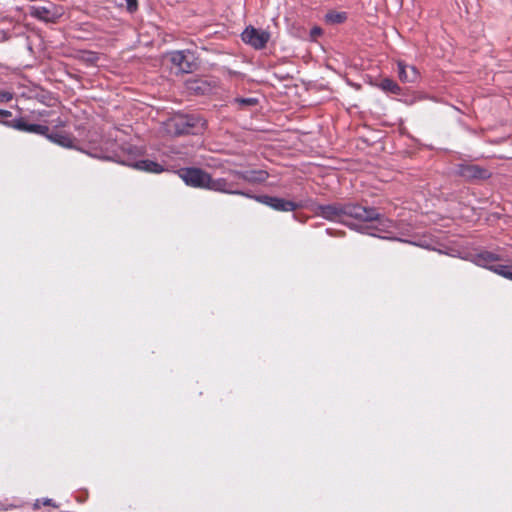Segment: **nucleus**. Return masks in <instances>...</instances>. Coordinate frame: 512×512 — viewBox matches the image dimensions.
Wrapping results in <instances>:
<instances>
[{"mask_svg":"<svg viewBox=\"0 0 512 512\" xmlns=\"http://www.w3.org/2000/svg\"><path fill=\"white\" fill-rule=\"evenodd\" d=\"M228 173L233 178H237L238 180H243L249 184H261L264 183L269 178V173L266 170L262 169H254V170H234L229 169Z\"/></svg>","mask_w":512,"mask_h":512,"instance_id":"nucleus-11","label":"nucleus"},{"mask_svg":"<svg viewBox=\"0 0 512 512\" xmlns=\"http://www.w3.org/2000/svg\"><path fill=\"white\" fill-rule=\"evenodd\" d=\"M316 214L328 221L343 223L373 237L426 247L424 242L403 238L406 233L399 230L398 223L379 213L374 207L355 202H335L318 205Z\"/></svg>","mask_w":512,"mask_h":512,"instance_id":"nucleus-1","label":"nucleus"},{"mask_svg":"<svg viewBox=\"0 0 512 512\" xmlns=\"http://www.w3.org/2000/svg\"><path fill=\"white\" fill-rule=\"evenodd\" d=\"M50 142L66 148V149H74L81 151L91 157L98 158V159H112L111 157L107 156L102 149L98 148H92L91 150H83L80 147H78L75 143V138L65 132H50L48 133L47 138Z\"/></svg>","mask_w":512,"mask_h":512,"instance_id":"nucleus-3","label":"nucleus"},{"mask_svg":"<svg viewBox=\"0 0 512 512\" xmlns=\"http://www.w3.org/2000/svg\"><path fill=\"white\" fill-rule=\"evenodd\" d=\"M12 118V112L9 110L0 109V123L5 125L6 121H11Z\"/></svg>","mask_w":512,"mask_h":512,"instance_id":"nucleus-22","label":"nucleus"},{"mask_svg":"<svg viewBox=\"0 0 512 512\" xmlns=\"http://www.w3.org/2000/svg\"><path fill=\"white\" fill-rule=\"evenodd\" d=\"M65 125H66L65 121H63L60 117H58L56 120V123H55V127L56 128L64 127Z\"/></svg>","mask_w":512,"mask_h":512,"instance_id":"nucleus-28","label":"nucleus"},{"mask_svg":"<svg viewBox=\"0 0 512 512\" xmlns=\"http://www.w3.org/2000/svg\"><path fill=\"white\" fill-rule=\"evenodd\" d=\"M501 260V257L490 251H482L477 253L474 256V262L481 267L487 268L496 274L499 275V271L497 267L504 266V264H499L498 262Z\"/></svg>","mask_w":512,"mask_h":512,"instance_id":"nucleus-13","label":"nucleus"},{"mask_svg":"<svg viewBox=\"0 0 512 512\" xmlns=\"http://www.w3.org/2000/svg\"><path fill=\"white\" fill-rule=\"evenodd\" d=\"M497 269L500 276L512 280V263L497 267Z\"/></svg>","mask_w":512,"mask_h":512,"instance_id":"nucleus-20","label":"nucleus"},{"mask_svg":"<svg viewBox=\"0 0 512 512\" xmlns=\"http://www.w3.org/2000/svg\"><path fill=\"white\" fill-rule=\"evenodd\" d=\"M5 126L17 131L41 135L47 138L50 131L49 126L46 124L27 123L25 118L17 117L11 121H6Z\"/></svg>","mask_w":512,"mask_h":512,"instance_id":"nucleus-8","label":"nucleus"},{"mask_svg":"<svg viewBox=\"0 0 512 512\" xmlns=\"http://www.w3.org/2000/svg\"><path fill=\"white\" fill-rule=\"evenodd\" d=\"M378 87L384 92L391 93L394 95H400L402 93L401 87L396 81L390 78H384L378 84Z\"/></svg>","mask_w":512,"mask_h":512,"instance_id":"nucleus-17","label":"nucleus"},{"mask_svg":"<svg viewBox=\"0 0 512 512\" xmlns=\"http://www.w3.org/2000/svg\"><path fill=\"white\" fill-rule=\"evenodd\" d=\"M456 174L468 182L487 180L492 176L489 169L472 163L457 164Z\"/></svg>","mask_w":512,"mask_h":512,"instance_id":"nucleus-6","label":"nucleus"},{"mask_svg":"<svg viewBox=\"0 0 512 512\" xmlns=\"http://www.w3.org/2000/svg\"><path fill=\"white\" fill-rule=\"evenodd\" d=\"M325 19L329 23L340 24L347 19V14L345 12L331 11L325 15Z\"/></svg>","mask_w":512,"mask_h":512,"instance_id":"nucleus-18","label":"nucleus"},{"mask_svg":"<svg viewBox=\"0 0 512 512\" xmlns=\"http://www.w3.org/2000/svg\"><path fill=\"white\" fill-rule=\"evenodd\" d=\"M51 115V111L48 110H40V111H33L32 117L38 120H41L42 118L49 117Z\"/></svg>","mask_w":512,"mask_h":512,"instance_id":"nucleus-24","label":"nucleus"},{"mask_svg":"<svg viewBox=\"0 0 512 512\" xmlns=\"http://www.w3.org/2000/svg\"><path fill=\"white\" fill-rule=\"evenodd\" d=\"M242 40L252 46L254 49H263L270 39V33L256 29L253 26L247 27L241 34Z\"/></svg>","mask_w":512,"mask_h":512,"instance_id":"nucleus-10","label":"nucleus"},{"mask_svg":"<svg viewBox=\"0 0 512 512\" xmlns=\"http://www.w3.org/2000/svg\"><path fill=\"white\" fill-rule=\"evenodd\" d=\"M322 34V29L318 26H315L311 29V35L312 36H319Z\"/></svg>","mask_w":512,"mask_h":512,"instance_id":"nucleus-27","label":"nucleus"},{"mask_svg":"<svg viewBox=\"0 0 512 512\" xmlns=\"http://www.w3.org/2000/svg\"><path fill=\"white\" fill-rule=\"evenodd\" d=\"M186 88L188 91L196 95H205L212 91V85L204 79L187 80Z\"/></svg>","mask_w":512,"mask_h":512,"instance_id":"nucleus-16","label":"nucleus"},{"mask_svg":"<svg viewBox=\"0 0 512 512\" xmlns=\"http://www.w3.org/2000/svg\"><path fill=\"white\" fill-rule=\"evenodd\" d=\"M87 60L90 61V62H95L98 60V56L95 52H87Z\"/></svg>","mask_w":512,"mask_h":512,"instance_id":"nucleus-26","label":"nucleus"},{"mask_svg":"<svg viewBox=\"0 0 512 512\" xmlns=\"http://www.w3.org/2000/svg\"><path fill=\"white\" fill-rule=\"evenodd\" d=\"M229 169H224L222 172L227 174L224 177L213 178L210 174L207 190L218 192L222 194L240 195L246 198L251 197L249 192H245L239 189V182L237 178H233L228 173Z\"/></svg>","mask_w":512,"mask_h":512,"instance_id":"nucleus-2","label":"nucleus"},{"mask_svg":"<svg viewBox=\"0 0 512 512\" xmlns=\"http://www.w3.org/2000/svg\"><path fill=\"white\" fill-rule=\"evenodd\" d=\"M234 103L240 105V106H255L258 104V99L254 97H237L233 100Z\"/></svg>","mask_w":512,"mask_h":512,"instance_id":"nucleus-19","label":"nucleus"},{"mask_svg":"<svg viewBox=\"0 0 512 512\" xmlns=\"http://www.w3.org/2000/svg\"><path fill=\"white\" fill-rule=\"evenodd\" d=\"M41 506H53L55 508L58 507V505L55 504L54 501L50 498L37 499L34 503V508L38 509Z\"/></svg>","mask_w":512,"mask_h":512,"instance_id":"nucleus-21","label":"nucleus"},{"mask_svg":"<svg viewBox=\"0 0 512 512\" xmlns=\"http://www.w3.org/2000/svg\"><path fill=\"white\" fill-rule=\"evenodd\" d=\"M176 173L187 186L207 190L210 174L205 170L197 167H183Z\"/></svg>","mask_w":512,"mask_h":512,"instance_id":"nucleus-5","label":"nucleus"},{"mask_svg":"<svg viewBox=\"0 0 512 512\" xmlns=\"http://www.w3.org/2000/svg\"><path fill=\"white\" fill-rule=\"evenodd\" d=\"M398 77L403 83H416L420 79V72L415 66L407 65L404 61H397Z\"/></svg>","mask_w":512,"mask_h":512,"instance_id":"nucleus-14","label":"nucleus"},{"mask_svg":"<svg viewBox=\"0 0 512 512\" xmlns=\"http://www.w3.org/2000/svg\"><path fill=\"white\" fill-rule=\"evenodd\" d=\"M113 159L119 163L131 166L137 170L148 172V173L159 174L165 170L163 165H161L160 163H158L156 161L149 160V159L139 160V161H135V162H130L129 160L121 159L120 157L113 158Z\"/></svg>","mask_w":512,"mask_h":512,"instance_id":"nucleus-12","label":"nucleus"},{"mask_svg":"<svg viewBox=\"0 0 512 512\" xmlns=\"http://www.w3.org/2000/svg\"><path fill=\"white\" fill-rule=\"evenodd\" d=\"M126 2V8L130 13H134L138 10V0H124Z\"/></svg>","mask_w":512,"mask_h":512,"instance_id":"nucleus-23","label":"nucleus"},{"mask_svg":"<svg viewBox=\"0 0 512 512\" xmlns=\"http://www.w3.org/2000/svg\"><path fill=\"white\" fill-rule=\"evenodd\" d=\"M30 15L38 20L44 22L54 23L59 17V14L53 12L49 7L46 6H33L31 8Z\"/></svg>","mask_w":512,"mask_h":512,"instance_id":"nucleus-15","label":"nucleus"},{"mask_svg":"<svg viewBox=\"0 0 512 512\" xmlns=\"http://www.w3.org/2000/svg\"><path fill=\"white\" fill-rule=\"evenodd\" d=\"M170 131L175 135L196 134L204 126V121L193 115H180L171 119Z\"/></svg>","mask_w":512,"mask_h":512,"instance_id":"nucleus-4","label":"nucleus"},{"mask_svg":"<svg viewBox=\"0 0 512 512\" xmlns=\"http://www.w3.org/2000/svg\"><path fill=\"white\" fill-rule=\"evenodd\" d=\"M171 62L183 73H192L198 67L194 53L189 50L172 52Z\"/></svg>","mask_w":512,"mask_h":512,"instance_id":"nucleus-9","label":"nucleus"},{"mask_svg":"<svg viewBox=\"0 0 512 512\" xmlns=\"http://www.w3.org/2000/svg\"><path fill=\"white\" fill-rule=\"evenodd\" d=\"M13 99V94L9 91H0V102H9Z\"/></svg>","mask_w":512,"mask_h":512,"instance_id":"nucleus-25","label":"nucleus"},{"mask_svg":"<svg viewBox=\"0 0 512 512\" xmlns=\"http://www.w3.org/2000/svg\"><path fill=\"white\" fill-rule=\"evenodd\" d=\"M127 150H128V152H129V153H132V152L135 150V148H134V147H132V146H129V147L127 148Z\"/></svg>","mask_w":512,"mask_h":512,"instance_id":"nucleus-29","label":"nucleus"},{"mask_svg":"<svg viewBox=\"0 0 512 512\" xmlns=\"http://www.w3.org/2000/svg\"><path fill=\"white\" fill-rule=\"evenodd\" d=\"M250 199H254L255 201L264 204L276 211L282 212H292L299 208V204L285 200L283 198L269 196V195H252L249 197Z\"/></svg>","mask_w":512,"mask_h":512,"instance_id":"nucleus-7","label":"nucleus"}]
</instances>
